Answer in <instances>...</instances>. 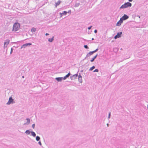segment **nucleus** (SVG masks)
Wrapping results in <instances>:
<instances>
[{
	"label": "nucleus",
	"instance_id": "dca6fc26",
	"mask_svg": "<svg viewBox=\"0 0 148 148\" xmlns=\"http://www.w3.org/2000/svg\"><path fill=\"white\" fill-rule=\"evenodd\" d=\"M60 13V14H61L60 17H62V14L64 15H66L67 14V12L66 11H64L62 13V14H61Z\"/></svg>",
	"mask_w": 148,
	"mask_h": 148
},
{
	"label": "nucleus",
	"instance_id": "9d476101",
	"mask_svg": "<svg viewBox=\"0 0 148 148\" xmlns=\"http://www.w3.org/2000/svg\"><path fill=\"white\" fill-rule=\"evenodd\" d=\"M78 76V74L77 73V74H76L75 75H73L72 76H71L70 77V78H71V79L72 80L74 79H76Z\"/></svg>",
	"mask_w": 148,
	"mask_h": 148
},
{
	"label": "nucleus",
	"instance_id": "9b49d317",
	"mask_svg": "<svg viewBox=\"0 0 148 148\" xmlns=\"http://www.w3.org/2000/svg\"><path fill=\"white\" fill-rule=\"evenodd\" d=\"M94 53L93 51L90 52L89 53H87L84 59H86L87 57H89L90 56L92 55Z\"/></svg>",
	"mask_w": 148,
	"mask_h": 148
},
{
	"label": "nucleus",
	"instance_id": "2eb2a0df",
	"mask_svg": "<svg viewBox=\"0 0 148 148\" xmlns=\"http://www.w3.org/2000/svg\"><path fill=\"white\" fill-rule=\"evenodd\" d=\"M60 3L61 1L60 0L58 1L56 3L55 5V6L56 7L57 6L59 5V4H60Z\"/></svg>",
	"mask_w": 148,
	"mask_h": 148
},
{
	"label": "nucleus",
	"instance_id": "ddd939ff",
	"mask_svg": "<svg viewBox=\"0 0 148 148\" xmlns=\"http://www.w3.org/2000/svg\"><path fill=\"white\" fill-rule=\"evenodd\" d=\"M70 75L71 74L70 73V72H69L65 76H64L63 77V79L64 80H65L67 78H68Z\"/></svg>",
	"mask_w": 148,
	"mask_h": 148
},
{
	"label": "nucleus",
	"instance_id": "58836bf2",
	"mask_svg": "<svg viewBox=\"0 0 148 148\" xmlns=\"http://www.w3.org/2000/svg\"><path fill=\"white\" fill-rule=\"evenodd\" d=\"M107 125L108 126V125H109V124H108V123H107Z\"/></svg>",
	"mask_w": 148,
	"mask_h": 148
},
{
	"label": "nucleus",
	"instance_id": "e433bc0d",
	"mask_svg": "<svg viewBox=\"0 0 148 148\" xmlns=\"http://www.w3.org/2000/svg\"><path fill=\"white\" fill-rule=\"evenodd\" d=\"M45 35H46V36H48V35H49V34H48V33H46V34H45Z\"/></svg>",
	"mask_w": 148,
	"mask_h": 148
},
{
	"label": "nucleus",
	"instance_id": "4c0bfd02",
	"mask_svg": "<svg viewBox=\"0 0 148 148\" xmlns=\"http://www.w3.org/2000/svg\"><path fill=\"white\" fill-rule=\"evenodd\" d=\"M130 2H132L133 0H128Z\"/></svg>",
	"mask_w": 148,
	"mask_h": 148
},
{
	"label": "nucleus",
	"instance_id": "aec40b11",
	"mask_svg": "<svg viewBox=\"0 0 148 148\" xmlns=\"http://www.w3.org/2000/svg\"><path fill=\"white\" fill-rule=\"evenodd\" d=\"M31 132L29 130H27L25 132V133L27 135L29 134Z\"/></svg>",
	"mask_w": 148,
	"mask_h": 148
},
{
	"label": "nucleus",
	"instance_id": "5701e85b",
	"mask_svg": "<svg viewBox=\"0 0 148 148\" xmlns=\"http://www.w3.org/2000/svg\"><path fill=\"white\" fill-rule=\"evenodd\" d=\"M40 139V138L39 136H36V140L37 141H39Z\"/></svg>",
	"mask_w": 148,
	"mask_h": 148
},
{
	"label": "nucleus",
	"instance_id": "20e7f679",
	"mask_svg": "<svg viewBox=\"0 0 148 148\" xmlns=\"http://www.w3.org/2000/svg\"><path fill=\"white\" fill-rule=\"evenodd\" d=\"M10 40L9 39H7L4 43V47L5 48L9 44Z\"/></svg>",
	"mask_w": 148,
	"mask_h": 148
},
{
	"label": "nucleus",
	"instance_id": "f8f14e48",
	"mask_svg": "<svg viewBox=\"0 0 148 148\" xmlns=\"http://www.w3.org/2000/svg\"><path fill=\"white\" fill-rule=\"evenodd\" d=\"M26 120H27V122L25 123H24V125H28L30 123V119L29 118H27Z\"/></svg>",
	"mask_w": 148,
	"mask_h": 148
},
{
	"label": "nucleus",
	"instance_id": "1a4fd4ad",
	"mask_svg": "<svg viewBox=\"0 0 148 148\" xmlns=\"http://www.w3.org/2000/svg\"><path fill=\"white\" fill-rule=\"evenodd\" d=\"M123 22V21L121 18H120V20L117 22L116 24V25L117 26H120Z\"/></svg>",
	"mask_w": 148,
	"mask_h": 148
},
{
	"label": "nucleus",
	"instance_id": "6e6552de",
	"mask_svg": "<svg viewBox=\"0 0 148 148\" xmlns=\"http://www.w3.org/2000/svg\"><path fill=\"white\" fill-rule=\"evenodd\" d=\"M129 18V16L126 14H124L122 17L121 18L122 19L123 21L128 19Z\"/></svg>",
	"mask_w": 148,
	"mask_h": 148
},
{
	"label": "nucleus",
	"instance_id": "c85d7f7f",
	"mask_svg": "<svg viewBox=\"0 0 148 148\" xmlns=\"http://www.w3.org/2000/svg\"><path fill=\"white\" fill-rule=\"evenodd\" d=\"M98 51V49H95V50L93 51L94 53H95L96 52H97Z\"/></svg>",
	"mask_w": 148,
	"mask_h": 148
},
{
	"label": "nucleus",
	"instance_id": "f704fd0d",
	"mask_svg": "<svg viewBox=\"0 0 148 148\" xmlns=\"http://www.w3.org/2000/svg\"><path fill=\"white\" fill-rule=\"evenodd\" d=\"M38 144L40 145H42V144H41V142L40 141H39L38 142Z\"/></svg>",
	"mask_w": 148,
	"mask_h": 148
},
{
	"label": "nucleus",
	"instance_id": "4be33fe9",
	"mask_svg": "<svg viewBox=\"0 0 148 148\" xmlns=\"http://www.w3.org/2000/svg\"><path fill=\"white\" fill-rule=\"evenodd\" d=\"M36 30V29L35 28H33L31 29V31L32 32H35Z\"/></svg>",
	"mask_w": 148,
	"mask_h": 148
},
{
	"label": "nucleus",
	"instance_id": "412c9836",
	"mask_svg": "<svg viewBox=\"0 0 148 148\" xmlns=\"http://www.w3.org/2000/svg\"><path fill=\"white\" fill-rule=\"evenodd\" d=\"M95 66H92V67L90 68L89 69L90 71H92L93 69H95Z\"/></svg>",
	"mask_w": 148,
	"mask_h": 148
},
{
	"label": "nucleus",
	"instance_id": "f257e3e1",
	"mask_svg": "<svg viewBox=\"0 0 148 148\" xmlns=\"http://www.w3.org/2000/svg\"><path fill=\"white\" fill-rule=\"evenodd\" d=\"M132 4L129 2L125 3L124 4L122 5L120 8V9H124L127 8L128 7H131Z\"/></svg>",
	"mask_w": 148,
	"mask_h": 148
},
{
	"label": "nucleus",
	"instance_id": "6ab92c4d",
	"mask_svg": "<svg viewBox=\"0 0 148 148\" xmlns=\"http://www.w3.org/2000/svg\"><path fill=\"white\" fill-rule=\"evenodd\" d=\"M54 40V37L53 36L51 38H49L48 41L50 42H52Z\"/></svg>",
	"mask_w": 148,
	"mask_h": 148
},
{
	"label": "nucleus",
	"instance_id": "79ce46f5",
	"mask_svg": "<svg viewBox=\"0 0 148 148\" xmlns=\"http://www.w3.org/2000/svg\"><path fill=\"white\" fill-rule=\"evenodd\" d=\"M139 18H140V16H139Z\"/></svg>",
	"mask_w": 148,
	"mask_h": 148
},
{
	"label": "nucleus",
	"instance_id": "a878e982",
	"mask_svg": "<svg viewBox=\"0 0 148 148\" xmlns=\"http://www.w3.org/2000/svg\"><path fill=\"white\" fill-rule=\"evenodd\" d=\"M84 47L86 48V49H88L89 48L88 47V46L87 45H84Z\"/></svg>",
	"mask_w": 148,
	"mask_h": 148
},
{
	"label": "nucleus",
	"instance_id": "f03ea898",
	"mask_svg": "<svg viewBox=\"0 0 148 148\" xmlns=\"http://www.w3.org/2000/svg\"><path fill=\"white\" fill-rule=\"evenodd\" d=\"M20 27V24L18 23H15L14 24L13 27V31H17Z\"/></svg>",
	"mask_w": 148,
	"mask_h": 148
},
{
	"label": "nucleus",
	"instance_id": "c756f323",
	"mask_svg": "<svg viewBox=\"0 0 148 148\" xmlns=\"http://www.w3.org/2000/svg\"><path fill=\"white\" fill-rule=\"evenodd\" d=\"M12 52H13V48H11V49L10 53V54L12 53Z\"/></svg>",
	"mask_w": 148,
	"mask_h": 148
},
{
	"label": "nucleus",
	"instance_id": "4468645a",
	"mask_svg": "<svg viewBox=\"0 0 148 148\" xmlns=\"http://www.w3.org/2000/svg\"><path fill=\"white\" fill-rule=\"evenodd\" d=\"M63 79V77H58L56 78V79L58 82L61 81Z\"/></svg>",
	"mask_w": 148,
	"mask_h": 148
},
{
	"label": "nucleus",
	"instance_id": "a211bd4d",
	"mask_svg": "<svg viewBox=\"0 0 148 148\" xmlns=\"http://www.w3.org/2000/svg\"><path fill=\"white\" fill-rule=\"evenodd\" d=\"M31 135L33 136V137H35L36 136V133L34 132H33V131H32L31 132Z\"/></svg>",
	"mask_w": 148,
	"mask_h": 148
},
{
	"label": "nucleus",
	"instance_id": "cd10ccee",
	"mask_svg": "<svg viewBox=\"0 0 148 148\" xmlns=\"http://www.w3.org/2000/svg\"><path fill=\"white\" fill-rule=\"evenodd\" d=\"M110 115H111V113H109L108 114V119H109L110 118Z\"/></svg>",
	"mask_w": 148,
	"mask_h": 148
},
{
	"label": "nucleus",
	"instance_id": "2f4dec72",
	"mask_svg": "<svg viewBox=\"0 0 148 148\" xmlns=\"http://www.w3.org/2000/svg\"><path fill=\"white\" fill-rule=\"evenodd\" d=\"M92 27V26H91L90 27H88V29L89 30L90 29H91Z\"/></svg>",
	"mask_w": 148,
	"mask_h": 148
},
{
	"label": "nucleus",
	"instance_id": "a19ab883",
	"mask_svg": "<svg viewBox=\"0 0 148 148\" xmlns=\"http://www.w3.org/2000/svg\"><path fill=\"white\" fill-rule=\"evenodd\" d=\"M22 78H24V76H22Z\"/></svg>",
	"mask_w": 148,
	"mask_h": 148
},
{
	"label": "nucleus",
	"instance_id": "f3484780",
	"mask_svg": "<svg viewBox=\"0 0 148 148\" xmlns=\"http://www.w3.org/2000/svg\"><path fill=\"white\" fill-rule=\"evenodd\" d=\"M97 56H98V55L97 54L93 58H92V59L90 60V62H93L94 61L95 59V58H96L97 57Z\"/></svg>",
	"mask_w": 148,
	"mask_h": 148
},
{
	"label": "nucleus",
	"instance_id": "7c9ffc66",
	"mask_svg": "<svg viewBox=\"0 0 148 148\" xmlns=\"http://www.w3.org/2000/svg\"><path fill=\"white\" fill-rule=\"evenodd\" d=\"M32 127L34 128V127H35V124H32Z\"/></svg>",
	"mask_w": 148,
	"mask_h": 148
},
{
	"label": "nucleus",
	"instance_id": "bb28decb",
	"mask_svg": "<svg viewBox=\"0 0 148 148\" xmlns=\"http://www.w3.org/2000/svg\"><path fill=\"white\" fill-rule=\"evenodd\" d=\"M99 70L97 69H96L93 71V72H98Z\"/></svg>",
	"mask_w": 148,
	"mask_h": 148
},
{
	"label": "nucleus",
	"instance_id": "0eeeda50",
	"mask_svg": "<svg viewBox=\"0 0 148 148\" xmlns=\"http://www.w3.org/2000/svg\"><path fill=\"white\" fill-rule=\"evenodd\" d=\"M14 99L12 98L11 97L9 98L8 102L7 103V105H9L13 102Z\"/></svg>",
	"mask_w": 148,
	"mask_h": 148
},
{
	"label": "nucleus",
	"instance_id": "7ed1b4c3",
	"mask_svg": "<svg viewBox=\"0 0 148 148\" xmlns=\"http://www.w3.org/2000/svg\"><path fill=\"white\" fill-rule=\"evenodd\" d=\"M83 0H77L75 4V7H78L79 5H82L81 3H82V1H83Z\"/></svg>",
	"mask_w": 148,
	"mask_h": 148
},
{
	"label": "nucleus",
	"instance_id": "473e14b6",
	"mask_svg": "<svg viewBox=\"0 0 148 148\" xmlns=\"http://www.w3.org/2000/svg\"><path fill=\"white\" fill-rule=\"evenodd\" d=\"M82 76L80 74H79L78 75V78H82Z\"/></svg>",
	"mask_w": 148,
	"mask_h": 148
},
{
	"label": "nucleus",
	"instance_id": "b1692460",
	"mask_svg": "<svg viewBox=\"0 0 148 148\" xmlns=\"http://www.w3.org/2000/svg\"><path fill=\"white\" fill-rule=\"evenodd\" d=\"M78 81L80 83H82V78H78Z\"/></svg>",
	"mask_w": 148,
	"mask_h": 148
},
{
	"label": "nucleus",
	"instance_id": "c9c22d12",
	"mask_svg": "<svg viewBox=\"0 0 148 148\" xmlns=\"http://www.w3.org/2000/svg\"><path fill=\"white\" fill-rule=\"evenodd\" d=\"M94 32L95 33H96L97 32V30L96 29H95L94 31Z\"/></svg>",
	"mask_w": 148,
	"mask_h": 148
},
{
	"label": "nucleus",
	"instance_id": "393cba45",
	"mask_svg": "<svg viewBox=\"0 0 148 148\" xmlns=\"http://www.w3.org/2000/svg\"><path fill=\"white\" fill-rule=\"evenodd\" d=\"M113 51L114 52H116L118 51V49L117 48H115L113 49Z\"/></svg>",
	"mask_w": 148,
	"mask_h": 148
},
{
	"label": "nucleus",
	"instance_id": "72a5a7b5",
	"mask_svg": "<svg viewBox=\"0 0 148 148\" xmlns=\"http://www.w3.org/2000/svg\"><path fill=\"white\" fill-rule=\"evenodd\" d=\"M71 13V11L70 10H69L67 12V13H68L69 14H70Z\"/></svg>",
	"mask_w": 148,
	"mask_h": 148
},
{
	"label": "nucleus",
	"instance_id": "39448f33",
	"mask_svg": "<svg viewBox=\"0 0 148 148\" xmlns=\"http://www.w3.org/2000/svg\"><path fill=\"white\" fill-rule=\"evenodd\" d=\"M122 34V32H120L117 33V34L114 37V38L116 39L121 37V35Z\"/></svg>",
	"mask_w": 148,
	"mask_h": 148
},
{
	"label": "nucleus",
	"instance_id": "423d86ee",
	"mask_svg": "<svg viewBox=\"0 0 148 148\" xmlns=\"http://www.w3.org/2000/svg\"><path fill=\"white\" fill-rule=\"evenodd\" d=\"M32 45V43H26V44H23L21 47V48H25L26 47L28 46H29Z\"/></svg>",
	"mask_w": 148,
	"mask_h": 148
},
{
	"label": "nucleus",
	"instance_id": "ea45409f",
	"mask_svg": "<svg viewBox=\"0 0 148 148\" xmlns=\"http://www.w3.org/2000/svg\"><path fill=\"white\" fill-rule=\"evenodd\" d=\"M94 40V38H92V40Z\"/></svg>",
	"mask_w": 148,
	"mask_h": 148
}]
</instances>
